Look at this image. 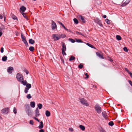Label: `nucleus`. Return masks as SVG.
<instances>
[{"instance_id":"nucleus-1","label":"nucleus","mask_w":132,"mask_h":132,"mask_svg":"<svg viewBox=\"0 0 132 132\" xmlns=\"http://www.w3.org/2000/svg\"><path fill=\"white\" fill-rule=\"evenodd\" d=\"M66 36L65 34H53L52 35L53 39L54 41H56L59 40L61 38H64L66 37Z\"/></svg>"},{"instance_id":"nucleus-2","label":"nucleus","mask_w":132,"mask_h":132,"mask_svg":"<svg viewBox=\"0 0 132 132\" xmlns=\"http://www.w3.org/2000/svg\"><path fill=\"white\" fill-rule=\"evenodd\" d=\"M25 106L26 108L28 107V109H27V110L26 111L27 113L28 116H31L32 112V111L30 109L29 105L26 104L25 105Z\"/></svg>"},{"instance_id":"nucleus-3","label":"nucleus","mask_w":132,"mask_h":132,"mask_svg":"<svg viewBox=\"0 0 132 132\" xmlns=\"http://www.w3.org/2000/svg\"><path fill=\"white\" fill-rule=\"evenodd\" d=\"M79 101L83 105H85L86 106H88L89 105V104L86 100L84 98H80Z\"/></svg>"},{"instance_id":"nucleus-4","label":"nucleus","mask_w":132,"mask_h":132,"mask_svg":"<svg viewBox=\"0 0 132 132\" xmlns=\"http://www.w3.org/2000/svg\"><path fill=\"white\" fill-rule=\"evenodd\" d=\"M16 77L18 80L20 82L21 81L23 80V76L20 73H17Z\"/></svg>"},{"instance_id":"nucleus-5","label":"nucleus","mask_w":132,"mask_h":132,"mask_svg":"<svg viewBox=\"0 0 132 132\" xmlns=\"http://www.w3.org/2000/svg\"><path fill=\"white\" fill-rule=\"evenodd\" d=\"M95 109L97 113H100L102 111V109L101 107L98 104H96L95 106Z\"/></svg>"},{"instance_id":"nucleus-6","label":"nucleus","mask_w":132,"mask_h":132,"mask_svg":"<svg viewBox=\"0 0 132 132\" xmlns=\"http://www.w3.org/2000/svg\"><path fill=\"white\" fill-rule=\"evenodd\" d=\"M21 37L22 42L24 43L26 47H28L29 46L28 43L26 40V38L24 37L22 34L21 33Z\"/></svg>"},{"instance_id":"nucleus-7","label":"nucleus","mask_w":132,"mask_h":132,"mask_svg":"<svg viewBox=\"0 0 132 132\" xmlns=\"http://www.w3.org/2000/svg\"><path fill=\"white\" fill-rule=\"evenodd\" d=\"M9 109L8 108L3 109L1 110V113L3 114H7L8 113Z\"/></svg>"},{"instance_id":"nucleus-8","label":"nucleus","mask_w":132,"mask_h":132,"mask_svg":"<svg viewBox=\"0 0 132 132\" xmlns=\"http://www.w3.org/2000/svg\"><path fill=\"white\" fill-rule=\"evenodd\" d=\"M94 21L95 22L98 24L100 27H102L103 25L102 23V22L98 18H96L94 20Z\"/></svg>"},{"instance_id":"nucleus-9","label":"nucleus","mask_w":132,"mask_h":132,"mask_svg":"<svg viewBox=\"0 0 132 132\" xmlns=\"http://www.w3.org/2000/svg\"><path fill=\"white\" fill-rule=\"evenodd\" d=\"M52 28L53 30H54L57 27L56 24L55 22L54 21L52 20Z\"/></svg>"},{"instance_id":"nucleus-10","label":"nucleus","mask_w":132,"mask_h":132,"mask_svg":"<svg viewBox=\"0 0 132 132\" xmlns=\"http://www.w3.org/2000/svg\"><path fill=\"white\" fill-rule=\"evenodd\" d=\"M62 48V51H66V46L65 43L63 42H61Z\"/></svg>"},{"instance_id":"nucleus-11","label":"nucleus","mask_w":132,"mask_h":132,"mask_svg":"<svg viewBox=\"0 0 132 132\" xmlns=\"http://www.w3.org/2000/svg\"><path fill=\"white\" fill-rule=\"evenodd\" d=\"M35 117H37L38 116H39L40 115V114L39 113V112L38 108H37L36 109L35 111Z\"/></svg>"},{"instance_id":"nucleus-12","label":"nucleus","mask_w":132,"mask_h":132,"mask_svg":"<svg viewBox=\"0 0 132 132\" xmlns=\"http://www.w3.org/2000/svg\"><path fill=\"white\" fill-rule=\"evenodd\" d=\"M26 8L24 6H22L20 8V10L21 11H20V12L22 13L21 11H22V13L23 12H24L26 10Z\"/></svg>"},{"instance_id":"nucleus-13","label":"nucleus","mask_w":132,"mask_h":132,"mask_svg":"<svg viewBox=\"0 0 132 132\" xmlns=\"http://www.w3.org/2000/svg\"><path fill=\"white\" fill-rule=\"evenodd\" d=\"M13 68L12 67H9L7 69V71L9 73H11L12 72L11 71L13 70Z\"/></svg>"},{"instance_id":"nucleus-14","label":"nucleus","mask_w":132,"mask_h":132,"mask_svg":"<svg viewBox=\"0 0 132 132\" xmlns=\"http://www.w3.org/2000/svg\"><path fill=\"white\" fill-rule=\"evenodd\" d=\"M131 0H126V1L122 5L123 6H125L128 4Z\"/></svg>"},{"instance_id":"nucleus-15","label":"nucleus","mask_w":132,"mask_h":132,"mask_svg":"<svg viewBox=\"0 0 132 132\" xmlns=\"http://www.w3.org/2000/svg\"><path fill=\"white\" fill-rule=\"evenodd\" d=\"M96 54L97 56L99 57L100 58L102 59L104 58L102 55L101 54L98 52H96Z\"/></svg>"},{"instance_id":"nucleus-16","label":"nucleus","mask_w":132,"mask_h":132,"mask_svg":"<svg viewBox=\"0 0 132 132\" xmlns=\"http://www.w3.org/2000/svg\"><path fill=\"white\" fill-rule=\"evenodd\" d=\"M29 42L31 44H33L35 43V42L32 39H30L29 40Z\"/></svg>"},{"instance_id":"nucleus-17","label":"nucleus","mask_w":132,"mask_h":132,"mask_svg":"<svg viewBox=\"0 0 132 132\" xmlns=\"http://www.w3.org/2000/svg\"><path fill=\"white\" fill-rule=\"evenodd\" d=\"M20 83H21L24 86L26 85L27 84V82L26 80H24L23 81V80L21 81Z\"/></svg>"},{"instance_id":"nucleus-18","label":"nucleus","mask_w":132,"mask_h":132,"mask_svg":"<svg viewBox=\"0 0 132 132\" xmlns=\"http://www.w3.org/2000/svg\"><path fill=\"white\" fill-rule=\"evenodd\" d=\"M43 123L42 121H41L40 122V123L39 126V129H41L43 128Z\"/></svg>"},{"instance_id":"nucleus-19","label":"nucleus","mask_w":132,"mask_h":132,"mask_svg":"<svg viewBox=\"0 0 132 132\" xmlns=\"http://www.w3.org/2000/svg\"><path fill=\"white\" fill-rule=\"evenodd\" d=\"M79 18L82 20V22L84 23H85L86 22L85 20L84 19V17L80 15L79 16Z\"/></svg>"},{"instance_id":"nucleus-20","label":"nucleus","mask_w":132,"mask_h":132,"mask_svg":"<svg viewBox=\"0 0 132 132\" xmlns=\"http://www.w3.org/2000/svg\"><path fill=\"white\" fill-rule=\"evenodd\" d=\"M30 105L31 107L34 108L35 106V103L34 102H31L30 103Z\"/></svg>"},{"instance_id":"nucleus-21","label":"nucleus","mask_w":132,"mask_h":132,"mask_svg":"<svg viewBox=\"0 0 132 132\" xmlns=\"http://www.w3.org/2000/svg\"><path fill=\"white\" fill-rule=\"evenodd\" d=\"M5 29V26L3 25H2L0 27V31L2 32H3V30Z\"/></svg>"},{"instance_id":"nucleus-22","label":"nucleus","mask_w":132,"mask_h":132,"mask_svg":"<svg viewBox=\"0 0 132 132\" xmlns=\"http://www.w3.org/2000/svg\"><path fill=\"white\" fill-rule=\"evenodd\" d=\"M58 23L62 26L64 28V29L65 30H66L67 31L68 30V29L65 27L64 25L63 24H62V22H60L59 21L58 22Z\"/></svg>"},{"instance_id":"nucleus-23","label":"nucleus","mask_w":132,"mask_h":132,"mask_svg":"<svg viewBox=\"0 0 132 132\" xmlns=\"http://www.w3.org/2000/svg\"><path fill=\"white\" fill-rule=\"evenodd\" d=\"M45 114L47 117H48L50 115V112L48 111L47 110L46 111Z\"/></svg>"},{"instance_id":"nucleus-24","label":"nucleus","mask_w":132,"mask_h":132,"mask_svg":"<svg viewBox=\"0 0 132 132\" xmlns=\"http://www.w3.org/2000/svg\"><path fill=\"white\" fill-rule=\"evenodd\" d=\"M75 58H76L75 57L73 56H71L69 60L70 61H72L75 60Z\"/></svg>"},{"instance_id":"nucleus-25","label":"nucleus","mask_w":132,"mask_h":132,"mask_svg":"<svg viewBox=\"0 0 132 132\" xmlns=\"http://www.w3.org/2000/svg\"><path fill=\"white\" fill-rule=\"evenodd\" d=\"M7 59V57L6 56H4L2 58V61H5Z\"/></svg>"},{"instance_id":"nucleus-26","label":"nucleus","mask_w":132,"mask_h":132,"mask_svg":"<svg viewBox=\"0 0 132 132\" xmlns=\"http://www.w3.org/2000/svg\"><path fill=\"white\" fill-rule=\"evenodd\" d=\"M86 44L88 46L92 48H95V47L93 45H92L90 44L87 43H86Z\"/></svg>"},{"instance_id":"nucleus-27","label":"nucleus","mask_w":132,"mask_h":132,"mask_svg":"<svg viewBox=\"0 0 132 132\" xmlns=\"http://www.w3.org/2000/svg\"><path fill=\"white\" fill-rule=\"evenodd\" d=\"M22 15L24 17V18H26L27 20H28V17L27 16V15L25 13H24L23 12L22 13H21Z\"/></svg>"},{"instance_id":"nucleus-28","label":"nucleus","mask_w":132,"mask_h":132,"mask_svg":"<svg viewBox=\"0 0 132 132\" xmlns=\"http://www.w3.org/2000/svg\"><path fill=\"white\" fill-rule=\"evenodd\" d=\"M79 128L82 130H85V127L81 125H80L79 126Z\"/></svg>"},{"instance_id":"nucleus-29","label":"nucleus","mask_w":132,"mask_h":132,"mask_svg":"<svg viewBox=\"0 0 132 132\" xmlns=\"http://www.w3.org/2000/svg\"><path fill=\"white\" fill-rule=\"evenodd\" d=\"M29 50L31 52H32L34 50V47L33 46H30L29 48Z\"/></svg>"},{"instance_id":"nucleus-30","label":"nucleus","mask_w":132,"mask_h":132,"mask_svg":"<svg viewBox=\"0 0 132 132\" xmlns=\"http://www.w3.org/2000/svg\"><path fill=\"white\" fill-rule=\"evenodd\" d=\"M26 88L29 89L31 87V85L30 84H27L26 85Z\"/></svg>"},{"instance_id":"nucleus-31","label":"nucleus","mask_w":132,"mask_h":132,"mask_svg":"<svg viewBox=\"0 0 132 132\" xmlns=\"http://www.w3.org/2000/svg\"><path fill=\"white\" fill-rule=\"evenodd\" d=\"M116 38L118 40H120L121 39V37L119 35H117L116 36Z\"/></svg>"},{"instance_id":"nucleus-32","label":"nucleus","mask_w":132,"mask_h":132,"mask_svg":"<svg viewBox=\"0 0 132 132\" xmlns=\"http://www.w3.org/2000/svg\"><path fill=\"white\" fill-rule=\"evenodd\" d=\"M73 20L75 23V24H77L78 23V21L76 18H75L73 19Z\"/></svg>"},{"instance_id":"nucleus-33","label":"nucleus","mask_w":132,"mask_h":132,"mask_svg":"<svg viewBox=\"0 0 132 132\" xmlns=\"http://www.w3.org/2000/svg\"><path fill=\"white\" fill-rule=\"evenodd\" d=\"M102 115L103 117L104 118H106V114L105 112H102Z\"/></svg>"},{"instance_id":"nucleus-34","label":"nucleus","mask_w":132,"mask_h":132,"mask_svg":"<svg viewBox=\"0 0 132 132\" xmlns=\"http://www.w3.org/2000/svg\"><path fill=\"white\" fill-rule=\"evenodd\" d=\"M38 107L39 109H40L42 108V104L40 103H39L38 105Z\"/></svg>"},{"instance_id":"nucleus-35","label":"nucleus","mask_w":132,"mask_h":132,"mask_svg":"<svg viewBox=\"0 0 132 132\" xmlns=\"http://www.w3.org/2000/svg\"><path fill=\"white\" fill-rule=\"evenodd\" d=\"M68 40L72 43H74L75 42V40L72 38H69V39Z\"/></svg>"},{"instance_id":"nucleus-36","label":"nucleus","mask_w":132,"mask_h":132,"mask_svg":"<svg viewBox=\"0 0 132 132\" xmlns=\"http://www.w3.org/2000/svg\"><path fill=\"white\" fill-rule=\"evenodd\" d=\"M109 125L111 126H112L114 125L113 122L112 121H110L109 123Z\"/></svg>"},{"instance_id":"nucleus-37","label":"nucleus","mask_w":132,"mask_h":132,"mask_svg":"<svg viewBox=\"0 0 132 132\" xmlns=\"http://www.w3.org/2000/svg\"><path fill=\"white\" fill-rule=\"evenodd\" d=\"M12 17L13 19L14 20H18V19L17 17L15 15H13L12 16Z\"/></svg>"},{"instance_id":"nucleus-38","label":"nucleus","mask_w":132,"mask_h":132,"mask_svg":"<svg viewBox=\"0 0 132 132\" xmlns=\"http://www.w3.org/2000/svg\"><path fill=\"white\" fill-rule=\"evenodd\" d=\"M29 89L28 88H26L24 90V92L26 93H27Z\"/></svg>"},{"instance_id":"nucleus-39","label":"nucleus","mask_w":132,"mask_h":132,"mask_svg":"<svg viewBox=\"0 0 132 132\" xmlns=\"http://www.w3.org/2000/svg\"><path fill=\"white\" fill-rule=\"evenodd\" d=\"M27 98L28 99H29L31 98V95L30 94H28L26 96Z\"/></svg>"},{"instance_id":"nucleus-40","label":"nucleus","mask_w":132,"mask_h":132,"mask_svg":"<svg viewBox=\"0 0 132 132\" xmlns=\"http://www.w3.org/2000/svg\"><path fill=\"white\" fill-rule=\"evenodd\" d=\"M105 21L108 24H110V20L108 19H106L105 20Z\"/></svg>"},{"instance_id":"nucleus-41","label":"nucleus","mask_w":132,"mask_h":132,"mask_svg":"<svg viewBox=\"0 0 132 132\" xmlns=\"http://www.w3.org/2000/svg\"><path fill=\"white\" fill-rule=\"evenodd\" d=\"M76 42L78 43H82L83 42L80 39H77Z\"/></svg>"},{"instance_id":"nucleus-42","label":"nucleus","mask_w":132,"mask_h":132,"mask_svg":"<svg viewBox=\"0 0 132 132\" xmlns=\"http://www.w3.org/2000/svg\"><path fill=\"white\" fill-rule=\"evenodd\" d=\"M123 50L124 51H125L126 52H127L128 51V49L127 48L125 47L123 48Z\"/></svg>"},{"instance_id":"nucleus-43","label":"nucleus","mask_w":132,"mask_h":132,"mask_svg":"<svg viewBox=\"0 0 132 132\" xmlns=\"http://www.w3.org/2000/svg\"><path fill=\"white\" fill-rule=\"evenodd\" d=\"M13 112L15 114H16L17 113L15 107H14L13 108Z\"/></svg>"},{"instance_id":"nucleus-44","label":"nucleus","mask_w":132,"mask_h":132,"mask_svg":"<svg viewBox=\"0 0 132 132\" xmlns=\"http://www.w3.org/2000/svg\"><path fill=\"white\" fill-rule=\"evenodd\" d=\"M83 67V66L81 64H80L78 66V68L80 69L82 68Z\"/></svg>"},{"instance_id":"nucleus-45","label":"nucleus","mask_w":132,"mask_h":132,"mask_svg":"<svg viewBox=\"0 0 132 132\" xmlns=\"http://www.w3.org/2000/svg\"><path fill=\"white\" fill-rule=\"evenodd\" d=\"M23 71L24 72H26V75H27L28 74V73H29V71H28V70H27V69H24V70H23Z\"/></svg>"},{"instance_id":"nucleus-46","label":"nucleus","mask_w":132,"mask_h":132,"mask_svg":"<svg viewBox=\"0 0 132 132\" xmlns=\"http://www.w3.org/2000/svg\"><path fill=\"white\" fill-rule=\"evenodd\" d=\"M33 118L37 121L38 122H39V120L37 118H36L35 117H33Z\"/></svg>"},{"instance_id":"nucleus-47","label":"nucleus","mask_w":132,"mask_h":132,"mask_svg":"<svg viewBox=\"0 0 132 132\" xmlns=\"http://www.w3.org/2000/svg\"><path fill=\"white\" fill-rule=\"evenodd\" d=\"M30 124L33 125L34 121L32 120H30L29 121Z\"/></svg>"},{"instance_id":"nucleus-48","label":"nucleus","mask_w":132,"mask_h":132,"mask_svg":"<svg viewBox=\"0 0 132 132\" xmlns=\"http://www.w3.org/2000/svg\"><path fill=\"white\" fill-rule=\"evenodd\" d=\"M60 58L62 62L64 64V60L63 57H60Z\"/></svg>"},{"instance_id":"nucleus-49","label":"nucleus","mask_w":132,"mask_h":132,"mask_svg":"<svg viewBox=\"0 0 132 132\" xmlns=\"http://www.w3.org/2000/svg\"><path fill=\"white\" fill-rule=\"evenodd\" d=\"M76 33L77 34H79V35H81L82 36H83V35L82 34V33L81 32H79L78 31H76Z\"/></svg>"},{"instance_id":"nucleus-50","label":"nucleus","mask_w":132,"mask_h":132,"mask_svg":"<svg viewBox=\"0 0 132 132\" xmlns=\"http://www.w3.org/2000/svg\"><path fill=\"white\" fill-rule=\"evenodd\" d=\"M65 51H62V54H63V55H66V54L65 52Z\"/></svg>"},{"instance_id":"nucleus-51","label":"nucleus","mask_w":132,"mask_h":132,"mask_svg":"<svg viewBox=\"0 0 132 132\" xmlns=\"http://www.w3.org/2000/svg\"><path fill=\"white\" fill-rule=\"evenodd\" d=\"M85 75L86 76V77H85V79H86L88 78V74L87 73H86L85 74Z\"/></svg>"},{"instance_id":"nucleus-52","label":"nucleus","mask_w":132,"mask_h":132,"mask_svg":"<svg viewBox=\"0 0 132 132\" xmlns=\"http://www.w3.org/2000/svg\"><path fill=\"white\" fill-rule=\"evenodd\" d=\"M128 82L129 83L130 85L132 87V82L130 80H128Z\"/></svg>"},{"instance_id":"nucleus-53","label":"nucleus","mask_w":132,"mask_h":132,"mask_svg":"<svg viewBox=\"0 0 132 132\" xmlns=\"http://www.w3.org/2000/svg\"><path fill=\"white\" fill-rule=\"evenodd\" d=\"M1 53H3L4 52V48L3 47H1Z\"/></svg>"},{"instance_id":"nucleus-54","label":"nucleus","mask_w":132,"mask_h":132,"mask_svg":"<svg viewBox=\"0 0 132 132\" xmlns=\"http://www.w3.org/2000/svg\"><path fill=\"white\" fill-rule=\"evenodd\" d=\"M125 70L126 71H127L128 73H129V72H129V71L128 70V69L127 68H125Z\"/></svg>"},{"instance_id":"nucleus-55","label":"nucleus","mask_w":132,"mask_h":132,"mask_svg":"<svg viewBox=\"0 0 132 132\" xmlns=\"http://www.w3.org/2000/svg\"><path fill=\"white\" fill-rule=\"evenodd\" d=\"M100 132H106L105 130L103 129H102L100 130Z\"/></svg>"},{"instance_id":"nucleus-56","label":"nucleus","mask_w":132,"mask_h":132,"mask_svg":"<svg viewBox=\"0 0 132 132\" xmlns=\"http://www.w3.org/2000/svg\"><path fill=\"white\" fill-rule=\"evenodd\" d=\"M69 129L70 131H72V132L73 131V129L72 128H69Z\"/></svg>"},{"instance_id":"nucleus-57","label":"nucleus","mask_w":132,"mask_h":132,"mask_svg":"<svg viewBox=\"0 0 132 132\" xmlns=\"http://www.w3.org/2000/svg\"><path fill=\"white\" fill-rule=\"evenodd\" d=\"M39 132H44V130L43 129H41L39 130Z\"/></svg>"},{"instance_id":"nucleus-58","label":"nucleus","mask_w":132,"mask_h":132,"mask_svg":"<svg viewBox=\"0 0 132 132\" xmlns=\"http://www.w3.org/2000/svg\"><path fill=\"white\" fill-rule=\"evenodd\" d=\"M15 33H16V36H18L19 35V34L18 32H15Z\"/></svg>"},{"instance_id":"nucleus-59","label":"nucleus","mask_w":132,"mask_h":132,"mask_svg":"<svg viewBox=\"0 0 132 132\" xmlns=\"http://www.w3.org/2000/svg\"><path fill=\"white\" fill-rule=\"evenodd\" d=\"M129 73V74L130 77L132 78V73L130 72Z\"/></svg>"},{"instance_id":"nucleus-60","label":"nucleus","mask_w":132,"mask_h":132,"mask_svg":"<svg viewBox=\"0 0 132 132\" xmlns=\"http://www.w3.org/2000/svg\"><path fill=\"white\" fill-rule=\"evenodd\" d=\"M3 18V16L2 15L0 14V19H2Z\"/></svg>"},{"instance_id":"nucleus-61","label":"nucleus","mask_w":132,"mask_h":132,"mask_svg":"<svg viewBox=\"0 0 132 132\" xmlns=\"http://www.w3.org/2000/svg\"><path fill=\"white\" fill-rule=\"evenodd\" d=\"M103 17L104 18H105L106 17V16L105 15H103Z\"/></svg>"},{"instance_id":"nucleus-62","label":"nucleus","mask_w":132,"mask_h":132,"mask_svg":"<svg viewBox=\"0 0 132 132\" xmlns=\"http://www.w3.org/2000/svg\"><path fill=\"white\" fill-rule=\"evenodd\" d=\"M2 35V32L0 31V37Z\"/></svg>"},{"instance_id":"nucleus-63","label":"nucleus","mask_w":132,"mask_h":132,"mask_svg":"<svg viewBox=\"0 0 132 132\" xmlns=\"http://www.w3.org/2000/svg\"><path fill=\"white\" fill-rule=\"evenodd\" d=\"M5 19H6V17L5 16H4V22H5Z\"/></svg>"},{"instance_id":"nucleus-64","label":"nucleus","mask_w":132,"mask_h":132,"mask_svg":"<svg viewBox=\"0 0 132 132\" xmlns=\"http://www.w3.org/2000/svg\"><path fill=\"white\" fill-rule=\"evenodd\" d=\"M109 61H111V62H112L113 61V60H112V59H111V58H110V60H109Z\"/></svg>"}]
</instances>
